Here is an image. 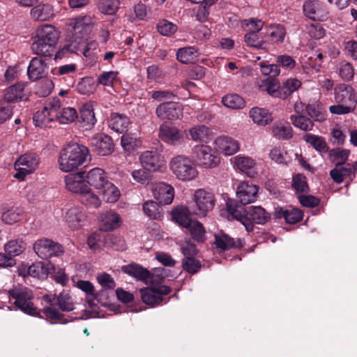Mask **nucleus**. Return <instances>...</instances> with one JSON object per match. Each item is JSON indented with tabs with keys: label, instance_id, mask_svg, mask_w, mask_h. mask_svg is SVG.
<instances>
[{
	"label": "nucleus",
	"instance_id": "393cba45",
	"mask_svg": "<svg viewBox=\"0 0 357 357\" xmlns=\"http://www.w3.org/2000/svg\"><path fill=\"white\" fill-rule=\"evenodd\" d=\"M258 89L261 91L267 92L273 98L282 99L281 85L278 79L273 77H267L263 79H258L256 82Z\"/></svg>",
	"mask_w": 357,
	"mask_h": 357
},
{
	"label": "nucleus",
	"instance_id": "9d476101",
	"mask_svg": "<svg viewBox=\"0 0 357 357\" xmlns=\"http://www.w3.org/2000/svg\"><path fill=\"white\" fill-rule=\"evenodd\" d=\"M33 249L40 258L45 259L59 257L64 252L61 245L45 238L37 240L33 245Z\"/></svg>",
	"mask_w": 357,
	"mask_h": 357
},
{
	"label": "nucleus",
	"instance_id": "6ab92c4d",
	"mask_svg": "<svg viewBox=\"0 0 357 357\" xmlns=\"http://www.w3.org/2000/svg\"><path fill=\"white\" fill-rule=\"evenodd\" d=\"M235 169L245 173L248 176L254 178L257 175L255 170L256 162L249 156L238 155L231 159Z\"/></svg>",
	"mask_w": 357,
	"mask_h": 357
},
{
	"label": "nucleus",
	"instance_id": "b1692460",
	"mask_svg": "<svg viewBox=\"0 0 357 357\" xmlns=\"http://www.w3.org/2000/svg\"><path fill=\"white\" fill-rule=\"evenodd\" d=\"M54 271V265L50 261H38L29 266L26 270L27 275L39 279L47 278Z\"/></svg>",
	"mask_w": 357,
	"mask_h": 357
},
{
	"label": "nucleus",
	"instance_id": "f257e3e1",
	"mask_svg": "<svg viewBox=\"0 0 357 357\" xmlns=\"http://www.w3.org/2000/svg\"><path fill=\"white\" fill-rule=\"evenodd\" d=\"M227 208L229 218L241 222L247 231L253 229L254 223L264 225L271 218V215L261 206H250L248 211H243V208L241 206L230 201L227 203Z\"/></svg>",
	"mask_w": 357,
	"mask_h": 357
},
{
	"label": "nucleus",
	"instance_id": "3c124183",
	"mask_svg": "<svg viewBox=\"0 0 357 357\" xmlns=\"http://www.w3.org/2000/svg\"><path fill=\"white\" fill-rule=\"evenodd\" d=\"M119 5V0H99L98 9L102 14L111 15L118 11Z\"/></svg>",
	"mask_w": 357,
	"mask_h": 357
},
{
	"label": "nucleus",
	"instance_id": "aec40b11",
	"mask_svg": "<svg viewBox=\"0 0 357 357\" xmlns=\"http://www.w3.org/2000/svg\"><path fill=\"white\" fill-rule=\"evenodd\" d=\"M85 172H79L75 174H70L65 176L66 188L73 192L81 195L86 189L88 185L84 183Z\"/></svg>",
	"mask_w": 357,
	"mask_h": 357
},
{
	"label": "nucleus",
	"instance_id": "ea45409f",
	"mask_svg": "<svg viewBox=\"0 0 357 357\" xmlns=\"http://www.w3.org/2000/svg\"><path fill=\"white\" fill-rule=\"evenodd\" d=\"M302 86V82L296 77H289L284 80L281 84L282 99H286Z\"/></svg>",
	"mask_w": 357,
	"mask_h": 357
},
{
	"label": "nucleus",
	"instance_id": "4c0bfd02",
	"mask_svg": "<svg viewBox=\"0 0 357 357\" xmlns=\"http://www.w3.org/2000/svg\"><path fill=\"white\" fill-rule=\"evenodd\" d=\"M2 211L1 220L5 224L13 225L22 219L23 212L17 206L7 208L3 206Z\"/></svg>",
	"mask_w": 357,
	"mask_h": 357
},
{
	"label": "nucleus",
	"instance_id": "72a5a7b5",
	"mask_svg": "<svg viewBox=\"0 0 357 357\" xmlns=\"http://www.w3.org/2000/svg\"><path fill=\"white\" fill-rule=\"evenodd\" d=\"M250 117L259 126H266L273 121L272 113L266 108L253 107L250 110Z\"/></svg>",
	"mask_w": 357,
	"mask_h": 357
},
{
	"label": "nucleus",
	"instance_id": "58836bf2",
	"mask_svg": "<svg viewBox=\"0 0 357 357\" xmlns=\"http://www.w3.org/2000/svg\"><path fill=\"white\" fill-rule=\"evenodd\" d=\"M199 54L192 46L179 48L176 52V59L183 63L195 62Z\"/></svg>",
	"mask_w": 357,
	"mask_h": 357
},
{
	"label": "nucleus",
	"instance_id": "1a4fd4ad",
	"mask_svg": "<svg viewBox=\"0 0 357 357\" xmlns=\"http://www.w3.org/2000/svg\"><path fill=\"white\" fill-rule=\"evenodd\" d=\"M192 157L197 164L204 168H212L218 165L219 160L213 153V150L208 145H196L192 150Z\"/></svg>",
	"mask_w": 357,
	"mask_h": 357
},
{
	"label": "nucleus",
	"instance_id": "2f4dec72",
	"mask_svg": "<svg viewBox=\"0 0 357 357\" xmlns=\"http://www.w3.org/2000/svg\"><path fill=\"white\" fill-rule=\"evenodd\" d=\"M271 135L279 140H288L293 137V130L287 122H275L270 128Z\"/></svg>",
	"mask_w": 357,
	"mask_h": 357
},
{
	"label": "nucleus",
	"instance_id": "a211bd4d",
	"mask_svg": "<svg viewBox=\"0 0 357 357\" xmlns=\"http://www.w3.org/2000/svg\"><path fill=\"white\" fill-rule=\"evenodd\" d=\"M153 195L160 204L168 205L173 202L174 189L172 185L165 183H158L153 185Z\"/></svg>",
	"mask_w": 357,
	"mask_h": 357
},
{
	"label": "nucleus",
	"instance_id": "39448f33",
	"mask_svg": "<svg viewBox=\"0 0 357 357\" xmlns=\"http://www.w3.org/2000/svg\"><path fill=\"white\" fill-rule=\"evenodd\" d=\"M91 24V18L88 15L70 19L67 24L69 42L79 47L90 32Z\"/></svg>",
	"mask_w": 357,
	"mask_h": 357
},
{
	"label": "nucleus",
	"instance_id": "f03ea898",
	"mask_svg": "<svg viewBox=\"0 0 357 357\" xmlns=\"http://www.w3.org/2000/svg\"><path fill=\"white\" fill-rule=\"evenodd\" d=\"M59 32L52 24H43L36 30L35 40L31 44L32 52L42 56H52L55 52Z\"/></svg>",
	"mask_w": 357,
	"mask_h": 357
},
{
	"label": "nucleus",
	"instance_id": "8fccbe9b",
	"mask_svg": "<svg viewBox=\"0 0 357 357\" xmlns=\"http://www.w3.org/2000/svg\"><path fill=\"white\" fill-rule=\"evenodd\" d=\"M339 76L344 81L349 82L353 79L355 71L353 65L347 61H340L336 67Z\"/></svg>",
	"mask_w": 357,
	"mask_h": 357
},
{
	"label": "nucleus",
	"instance_id": "ddd939ff",
	"mask_svg": "<svg viewBox=\"0 0 357 357\" xmlns=\"http://www.w3.org/2000/svg\"><path fill=\"white\" fill-rule=\"evenodd\" d=\"M183 108L176 102H166L160 104L155 109L157 116L161 119L175 120L183 116Z\"/></svg>",
	"mask_w": 357,
	"mask_h": 357
},
{
	"label": "nucleus",
	"instance_id": "0e129e2a",
	"mask_svg": "<svg viewBox=\"0 0 357 357\" xmlns=\"http://www.w3.org/2000/svg\"><path fill=\"white\" fill-rule=\"evenodd\" d=\"M192 238L198 242H202L205 238V229L202 223L198 221L191 222L187 227Z\"/></svg>",
	"mask_w": 357,
	"mask_h": 357
},
{
	"label": "nucleus",
	"instance_id": "69168bd1",
	"mask_svg": "<svg viewBox=\"0 0 357 357\" xmlns=\"http://www.w3.org/2000/svg\"><path fill=\"white\" fill-rule=\"evenodd\" d=\"M75 285L85 293L88 300H94L96 298L97 295L95 291V288L91 282L79 280L76 282Z\"/></svg>",
	"mask_w": 357,
	"mask_h": 357
},
{
	"label": "nucleus",
	"instance_id": "c756f323",
	"mask_svg": "<svg viewBox=\"0 0 357 357\" xmlns=\"http://www.w3.org/2000/svg\"><path fill=\"white\" fill-rule=\"evenodd\" d=\"M215 243L217 248L226 250L232 248H241L244 245V241L238 238L235 241L222 231L215 234Z\"/></svg>",
	"mask_w": 357,
	"mask_h": 357
},
{
	"label": "nucleus",
	"instance_id": "6e6d98bb",
	"mask_svg": "<svg viewBox=\"0 0 357 357\" xmlns=\"http://www.w3.org/2000/svg\"><path fill=\"white\" fill-rule=\"evenodd\" d=\"M78 117L76 109L73 107H68L63 108L59 113L57 120L60 123L68 124L73 123Z\"/></svg>",
	"mask_w": 357,
	"mask_h": 357
},
{
	"label": "nucleus",
	"instance_id": "09e8293b",
	"mask_svg": "<svg viewBox=\"0 0 357 357\" xmlns=\"http://www.w3.org/2000/svg\"><path fill=\"white\" fill-rule=\"evenodd\" d=\"M303 139L321 153L328 151L327 144L324 139L320 136L306 134L303 136Z\"/></svg>",
	"mask_w": 357,
	"mask_h": 357
},
{
	"label": "nucleus",
	"instance_id": "de8ad7c7",
	"mask_svg": "<svg viewBox=\"0 0 357 357\" xmlns=\"http://www.w3.org/2000/svg\"><path fill=\"white\" fill-rule=\"evenodd\" d=\"M121 144L123 150L130 153L141 146L140 139L134 134L127 133L123 135Z\"/></svg>",
	"mask_w": 357,
	"mask_h": 357
},
{
	"label": "nucleus",
	"instance_id": "338daca9",
	"mask_svg": "<svg viewBox=\"0 0 357 357\" xmlns=\"http://www.w3.org/2000/svg\"><path fill=\"white\" fill-rule=\"evenodd\" d=\"M48 113L49 112L45 111L44 107L41 111L36 112L33 118L36 126H47L50 123L55 120L53 116H50Z\"/></svg>",
	"mask_w": 357,
	"mask_h": 357
},
{
	"label": "nucleus",
	"instance_id": "052dcab7",
	"mask_svg": "<svg viewBox=\"0 0 357 357\" xmlns=\"http://www.w3.org/2000/svg\"><path fill=\"white\" fill-rule=\"evenodd\" d=\"M264 26V22L260 19L251 17L242 22V27L247 33H259Z\"/></svg>",
	"mask_w": 357,
	"mask_h": 357
},
{
	"label": "nucleus",
	"instance_id": "412c9836",
	"mask_svg": "<svg viewBox=\"0 0 357 357\" xmlns=\"http://www.w3.org/2000/svg\"><path fill=\"white\" fill-rule=\"evenodd\" d=\"M86 182L91 187L100 190L109 181L107 174L99 167H95L89 172H85Z\"/></svg>",
	"mask_w": 357,
	"mask_h": 357
},
{
	"label": "nucleus",
	"instance_id": "c85d7f7f",
	"mask_svg": "<svg viewBox=\"0 0 357 357\" xmlns=\"http://www.w3.org/2000/svg\"><path fill=\"white\" fill-rule=\"evenodd\" d=\"M25 86L26 84L24 82H18L9 86L5 90L2 100L10 103L26 98Z\"/></svg>",
	"mask_w": 357,
	"mask_h": 357
},
{
	"label": "nucleus",
	"instance_id": "7ed1b4c3",
	"mask_svg": "<svg viewBox=\"0 0 357 357\" xmlns=\"http://www.w3.org/2000/svg\"><path fill=\"white\" fill-rule=\"evenodd\" d=\"M89 154L88 149L82 144L73 143L63 148L58 160L59 168L63 172L77 169L86 161Z\"/></svg>",
	"mask_w": 357,
	"mask_h": 357
},
{
	"label": "nucleus",
	"instance_id": "473e14b6",
	"mask_svg": "<svg viewBox=\"0 0 357 357\" xmlns=\"http://www.w3.org/2000/svg\"><path fill=\"white\" fill-rule=\"evenodd\" d=\"M122 271L137 280L147 282L151 278V272L137 264H130L122 266Z\"/></svg>",
	"mask_w": 357,
	"mask_h": 357
},
{
	"label": "nucleus",
	"instance_id": "2eb2a0df",
	"mask_svg": "<svg viewBox=\"0 0 357 357\" xmlns=\"http://www.w3.org/2000/svg\"><path fill=\"white\" fill-rule=\"evenodd\" d=\"M335 100L355 109L357 105V95L349 85L341 84L335 89Z\"/></svg>",
	"mask_w": 357,
	"mask_h": 357
},
{
	"label": "nucleus",
	"instance_id": "cd10ccee",
	"mask_svg": "<svg viewBox=\"0 0 357 357\" xmlns=\"http://www.w3.org/2000/svg\"><path fill=\"white\" fill-rule=\"evenodd\" d=\"M158 136L163 142L173 144L182 137V134L178 128L163 123L160 126Z\"/></svg>",
	"mask_w": 357,
	"mask_h": 357
},
{
	"label": "nucleus",
	"instance_id": "864d4df0",
	"mask_svg": "<svg viewBox=\"0 0 357 357\" xmlns=\"http://www.w3.org/2000/svg\"><path fill=\"white\" fill-rule=\"evenodd\" d=\"M56 305L64 312H70L75 309V303L72 296L66 291L61 292L57 296Z\"/></svg>",
	"mask_w": 357,
	"mask_h": 357
},
{
	"label": "nucleus",
	"instance_id": "37998d69",
	"mask_svg": "<svg viewBox=\"0 0 357 357\" xmlns=\"http://www.w3.org/2000/svg\"><path fill=\"white\" fill-rule=\"evenodd\" d=\"M100 190H101L103 198L109 203L117 202L121 195L120 190L118 188L109 181H108Z\"/></svg>",
	"mask_w": 357,
	"mask_h": 357
},
{
	"label": "nucleus",
	"instance_id": "f8f14e48",
	"mask_svg": "<svg viewBox=\"0 0 357 357\" xmlns=\"http://www.w3.org/2000/svg\"><path fill=\"white\" fill-rule=\"evenodd\" d=\"M259 188L250 181H241L236 188V197L242 205L255 202L257 198Z\"/></svg>",
	"mask_w": 357,
	"mask_h": 357
},
{
	"label": "nucleus",
	"instance_id": "a18cd8bd",
	"mask_svg": "<svg viewBox=\"0 0 357 357\" xmlns=\"http://www.w3.org/2000/svg\"><path fill=\"white\" fill-rule=\"evenodd\" d=\"M26 249V243L22 239H13L4 245V250L12 257L19 256Z\"/></svg>",
	"mask_w": 357,
	"mask_h": 357
},
{
	"label": "nucleus",
	"instance_id": "bf43d9fd",
	"mask_svg": "<svg viewBox=\"0 0 357 357\" xmlns=\"http://www.w3.org/2000/svg\"><path fill=\"white\" fill-rule=\"evenodd\" d=\"M218 0H204L198 7L195 17L200 22H204L208 20L209 15V8Z\"/></svg>",
	"mask_w": 357,
	"mask_h": 357
},
{
	"label": "nucleus",
	"instance_id": "5701e85b",
	"mask_svg": "<svg viewBox=\"0 0 357 357\" xmlns=\"http://www.w3.org/2000/svg\"><path fill=\"white\" fill-rule=\"evenodd\" d=\"M47 63L45 60L39 57L33 58L29 64L27 75L31 81L43 78L47 74Z\"/></svg>",
	"mask_w": 357,
	"mask_h": 357
},
{
	"label": "nucleus",
	"instance_id": "0eeeda50",
	"mask_svg": "<svg viewBox=\"0 0 357 357\" xmlns=\"http://www.w3.org/2000/svg\"><path fill=\"white\" fill-rule=\"evenodd\" d=\"M40 162L39 155L35 153L28 152L21 155L14 163L16 173L13 177L20 181L26 179L28 175L34 173L38 168Z\"/></svg>",
	"mask_w": 357,
	"mask_h": 357
},
{
	"label": "nucleus",
	"instance_id": "20e7f679",
	"mask_svg": "<svg viewBox=\"0 0 357 357\" xmlns=\"http://www.w3.org/2000/svg\"><path fill=\"white\" fill-rule=\"evenodd\" d=\"M10 300H14L13 304L23 312L35 316L38 314V309L33 303V294L25 287L17 286L8 291Z\"/></svg>",
	"mask_w": 357,
	"mask_h": 357
},
{
	"label": "nucleus",
	"instance_id": "a878e982",
	"mask_svg": "<svg viewBox=\"0 0 357 357\" xmlns=\"http://www.w3.org/2000/svg\"><path fill=\"white\" fill-rule=\"evenodd\" d=\"M30 16L35 21H50L54 17V7L49 3L38 4L31 9Z\"/></svg>",
	"mask_w": 357,
	"mask_h": 357
},
{
	"label": "nucleus",
	"instance_id": "e2e57ef3",
	"mask_svg": "<svg viewBox=\"0 0 357 357\" xmlns=\"http://www.w3.org/2000/svg\"><path fill=\"white\" fill-rule=\"evenodd\" d=\"M118 75V71H105L98 75L97 81L100 85L112 86L115 82L119 80Z\"/></svg>",
	"mask_w": 357,
	"mask_h": 357
},
{
	"label": "nucleus",
	"instance_id": "680f3d73",
	"mask_svg": "<svg viewBox=\"0 0 357 357\" xmlns=\"http://www.w3.org/2000/svg\"><path fill=\"white\" fill-rule=\"evenodd\" d=\"M143 211L150 218L158 220L161 217L160 206L154 201L149 200L143 204Z\"/></svg>",
	"mask_w": 357,
	"mask_h": 357
},
{
	"label": "nucleus",
	"instance_id": "4468645a",
	"mask_svg": "<svg viewBox=\"0 0 357 357\" xmlns=\"http://www.w3.org/2000/svg\"><path fill=\"white\" fill-rule=\"evenodd\" d=\"M93 150L100 155H108L113 151L112 139L107 135L98 133L89 139Z\"/></svg>",
	"mask_w": 357,
	"mask_h": 357
},
{
	"label": "nucleus",
	"instance_id": "f704fd0d",
	"mask_svg": "<svg viewBox=\"0 0 357 357\" xmlns=\"http://www.w3.org/2000/svg\"><path fill=\"white\" fill-rule=\"evenodd\" d=\"M129 124V119L126 115L119 113H112L108 121L109 127L119 133L126 130Z\"/></svg>",
	"mask_w": 357,
	"mask_h": 357
},
{
	"label": "nucleus",
	"instance_id": "f3484780",
	"mask_svg": "<svg viewBox=\"0 0 357 357\" xmlns=\"http://www.w3.org/2000/svg\"><path fill=\"white\" fill-rule=\"evenodd\" d=\"M213 144L215 150L225 155H232L238 152L240 149L239 143L227 136L217 137Z\"/></svg>",
	"mask_w": 357,
	"mask_h": 357
},
{
	"label": "nucleus",
	"instance_id": "a19ab883",
	"mask_svg": "<svg viewBox=\"0 0 357 357\" xmlns=\"http://www.w3.org/2000/svg\"><path fill=\"white\" fill-rule=\"evenodd\" d=\"M140 293L142 301L150 306L159 305L162 301V298L157 292L156 288L142 289Z\"/></svg>",
	"mask_w": 357,
	"mask_h": 357
},
{
	"label": "nucleus",
	"instance_id": "49530a36",
	"mask_svg": "<svg viewBox=\"0 0 357 357\" xmlns=\"http://www.w3.org/2000/svg\"><path fill=\"white\" fill-rule=\"evenodd\" d=\"M224 106L232 109H240L245 106L244 99L236 93L227 94L222 98Z\"/></svg>",
	"mask_w": 357,
	"mask_h": 357
},
{
	"label": "nucleus",
	"instance_id": "13d9d810",
	"mask_svg": "<svg viewBox=\"0 0 357 357\" xmlns=\"http://www.w3.org/2000/svg\"><path fill=\"white\" fill-rule=\"evenodd\" d=\"M292 124L304 131L312 130L314 126L313 122L303 115H291L290 117Z\"/></svg>",
	"mask_w": 357,
	"mask_h": 357
},
{
	"label": "nucleus",
	"instance_id": "603ef678",
	"mask_svg": "<svg viewBox=\"0 0 357 357\" xmlns=\"http://www.w3.org/2000/svg\"><path fill=\"white\" fill-rule=\"evenodd\" d=\"M191 139L196 142H207L209 136V129L203 125L192 127L189 130Z\"/></svg>",
	"mask_w": 357,
	"mask_h": 357
},
{
	"label": "nucleus",
	"instance_id": "e433bc0d",
	"mask_svg": "<svg viewBox=\"0 0 357 357\" xmlns=\"http://www.w3.org/2000/svg\"><path fill=\"white\" fill-rule=\"evenodd\" d=\"M244 42L250 47L268 51V42L264 40L259 33H246L244 36Z\"/></svg>",
	"mask_w": 357,
	"mask_h": 357
},
{
	"label": "nucleus",
	"instance_id": "dca6fc26",
	"mask_svg": "<svg viewBox=\"0 0 357 357\" xmlns=\"http://www.w3.org/2000/svg\"><path fill=\"white\" fill-rule=\"evenodd\" d=\"M139 161L143 168L149 172H155L164 165L163 160L156 151L142 152L139 156Z\"/></svg>",
	"mask_w": 357,
	"mask_h": 357
},
{
	"label": "nucleus",
	"instance_id": "79ce46f5",
	"mask_svg": "<svg viewBox=\"0 0 357 357\" xmlns=\"http://www.w3.org/2000/svg\"><path fill=\"white\" fill-rule=\"evenodd\" d=\"M80 200L83 204L89 208H97L101 205L100 199L89 186L80 195Z\"/></svg>",
	"mask_w": 357,
	"mask_h": 357
},
{
	"label": "nucleus",
	"instance_id": "9b49d317",
	"mask_svg": "<svg viewBox=\"0 0 357 357\" xmlns=\"http://www.w3.org/2000/svg\"><path fill=\"white\" fill-rule=\"evenodd\" d=\"M305 16L314 21H324L328 18V11L322 2L307 0L303 6Z\"/></svg>",
	"mask_w": 357,
	"mask_h": 357
},
{
	"label": "nucleus",
	"instance_id": "423d86ee",
	"mask_svg": "<svg viewBox=\"0 0 357 357\" xmlns=\"http://www.w3.org/2000/svg\"><path fill=\"white\" fill-rule=\"evenodd\" d=\"M169 169L178 179L183 181H192L198 175L191 160L182 155H176L171 160Z\"/></svg>",
	"mask_w": 357,
	"mask_h": 357
},
{
	"label": "nucleus",
	"instance_id": "7c9ffc66",
	"mask_svg": "<svg viewBox=\"0 0 357 357\" xmlns=\"http://www.w3.org/2000/svg\"><path fill=\"white\" fill-rule=\"evenodd\" d=\"M64 218L70 227L76 229L82 226L85 215L79 208L70 207L65 211Z\"/></svg>",
	"mask_w": 357,
	"mask_h": 357
},
{
	"label": "nucleus",
	"instance_id": "4be33fe9",
	"mask_svg": "<svg viewBox=\"0 0 357 357\" xmlns=\"http://www.w3.org/2000/svg\"><path fill=\"white\" fill-rule=\"evenodd\" d=\"M98 219L100 228L104 231H112L119 227L122 222L121 216L113 211L101 213Z\"/></svg>",
	"mask_w": 357,
	"mask_h": 357
},
{
	"label": "nucleus",
	"instance_id": "774afa93",
	"mask_svg": "<svg viewBox=\"0 0 357 357\" xmlns=\"http://www.w3.org/2000/svg\"><path fill=\"white\" fill-rule=\"evenodd\" d=\"M349 154V151L348 150L339 149H332L329 152V158L333 162L338 166L345 163Z\"/></svg>",
	"mask_w": 357,
	"mask_h": 357
},
{
	"label": "nucleus",
	"instance_id": "4d7b16f0",
	"mask_svg": "<svg viewBox=\"0 0 357 357\" xmlns=\"http://www.w3.org/2000/svg\"><path fill=\"white\" fill-rule=\"evenodd\" d=\"M77 92L82 95H89L93 93L96 89V84L91 77H84L78 82L76 86Z\"/></svg>",
	"mask_w": 357,
	"mask_h": 357
},
{
	"label": "nucleus",
	"instance_id": "bb28decb",
	"mask_svg": "<svg viewBox=\"0 0 357 357\" xmlns=\"http://www.w3.org/2000/svg\"><path fill=\"white\" fill-rule=\"evenodd\" d=\"M80 122L86 130H91L97 120L94 112V102H89L82 105L79 110Z\"/></svg>",
	"mask_w": 357,
	"mask_h": 357
},
{
	"label": "nucleus",
	"instance_id": "5fc2aeb1",
	"mask_svg": "<svg viewBox=\"0 0 357 357\" xmlns=\"http://www.w3.org/2000/svg\"><path fill=\"white\" fill-rule=\"evenodd\" d=\"M270 158L278 164L288 165L290 158L286 151L280 146H275L270 150Z\"/></svg>",
	"mask_w": 357,
	"mask_h": 357
},
{
	"label": "nucleus",
	"instance_id": "6e6552de",
	"mask_svg": "<svg viewBox=\"0 0 357 357\" xmlns=\"http://www.w3.org/2000/svg\"><path fill=\"white\" fill-rule=\"evenodd\" d=\"M193 202V213L199 218L206 217L215 205V195L211 191L198 189L194 193Z\"/></svg>",
	"mask_w": 357,
	"mask_h": 357
},
{
	"label": "nucleus",
	"instance_id": "c03bdc74",
	"mask_svg": "<svg viewBox=\"0 0 357 357\" xmlns=\"http://www.w3.org/2000/svg\"><path fill=\"white\" fill-rule=\"evenodd\" d=\"M173 219L181 226L188 227L192 222L188 208L185 206H177L172 211Z\"/></svg>",
	"mask_w": 357,
	"mask_h": 357
},
{
	"label": "nucleus",
	"instance_id": "c9c22d12",
	"mask_svg": "<svg viewBox=\"0 0 357 357\" xmlns=\"http://www.w3.org/2000/svg\"><path fill=\"white\" fill-rule=\"evenodd\" d=\"M266 36L273 43H282L284 40L286 29L280 24H272L266 28Z\"/></svg>",
	"mask_w": 357,
	"mask_h": 357
}]
</instances>
